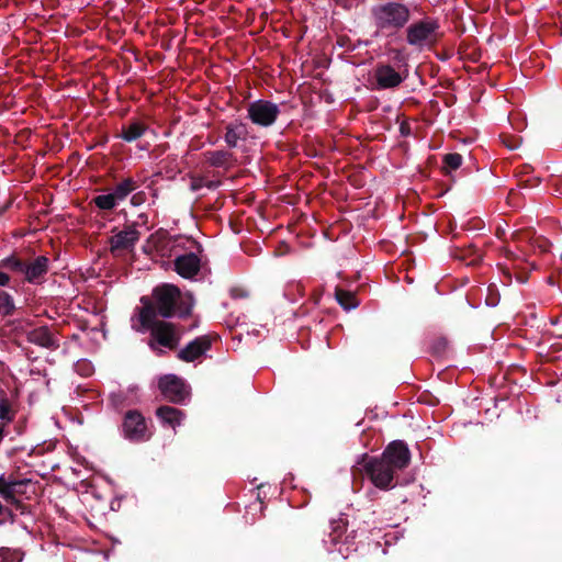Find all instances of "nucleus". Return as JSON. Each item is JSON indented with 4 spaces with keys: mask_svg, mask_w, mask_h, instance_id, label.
Here are the masks:
<instances>
[{
    "mask_svg": "<svg viewBox=\"0 0 562 562\" xmlns=\"http://www.w3.org/2000/svg\"><path fill=\"white\" fill-rule=\"evenodd\" d=\"M463 157L458 153L446 154L442 158L441 171L445 175H450L451 171L461 167Z\"/></svg>",
    "mask_w": 562,
    "mask_h": 562,
    "instance_id": "nucleus-25",
    "label": "nucleus"
},
{
    "mask_svg": "<svg viewBox=\"0 0 562 562\" xmlns=\"http://www.w3.org/2000/svg\"><path fill=\"white\" fill-rule=\"evenodd\" d=\"M148 126L144 122L139 120H131L127 125L122 127L121 133L119 134V137L127 143L135 142L139 139L145 132L147 131Z\"/></svg>",
    "mask_w": 562,
    "mask_h": 562,
    "instance_id": "nucleus-18",
    "label": "nucleus"
},
{
    "mask_svg": "<svg viewBox=\"0 0 562 562\" xmlns=\"http://www.w3.org/2000/svg\"><path fill=\"white\" fill-rule=\"evenodd\" d=\"M517 280L521 283L526 282L527 281V276L526 274H522V273H519L517 274Z\"/></svg>",
    "mask_w": 562,
    "mask_h": 562,
    "instance_id": "nucleus-47",
    "label": "nucleus"
},
{
    "mask_svg": "<svg viewBox=\"0 0 562 562\" xmlns=\"http://www.w3.org/2000/svg\"><path fill=\"white\" fill-rule=\"evenodd\" d=\"M137 188L138 183L134 178L124 177L115 183L112 193L119 202H123Z\"/></svg>",
    "mask_w": 562,
    "mask_h": 562,
    "instance_id": "nucleus-20",
    "label": "nucleus"
},
{
    "mask_svg": "<svg viewBox=\"0 0 562 562\" xmlns=\"http://www.w3.org/2000/svg\"><path fill=\"white\" fill-rule=\"evenodd\" d=\"M440 25L435 19H420L405 27V40L408 45L423 49L432 46L438 41Z\"/></svg>",
    "mask_w": 562,
    "mask_h": 562,
    "instance_id": "nucleus-4",
    "label": "nucleus"
},
{
    "mask_svg": "<svg viewBox=\"0 0 562 562\" xmlns=\"http://www.w3.org/2000/svg\"><path fill=\"white\" fill-rule=\"evenodd\" d=\"M467 250L471 254L472 259L469 260L468 265H479L483 259V254L475 244H470Z\"/></svg>",
    "mask_w": 562,
    "mask_h": 562,
    "instance_id": "nucleus-35",
    "label": "nucleus"
},
{
    "mask_svg": "<svg viewBox=\"0 0 562 562\" xmlns=\"http://www.w3.org/2000/svg\"><path fill=\"white\" fill-rule=\"evenodd\" d=\"M14 477L12 475L4 476L0 475V496L8 502L11 498V492H14V487H12V483Z\"/></svg>",
    "mask_w": 562,
    "mask_h": 562,
    "instance_id": "nucleus-28",
    "label": "nucleus"
},
{
    "mask_svg": "<svg viewBox=\"0 0 562 562\" xmlns=\"http://www.w3.org/2000/svg\"><path fill=\"white\" fill-rule=\"evenodd\" d=\"M526 168L527 169H525V173H528V169H530V166H527Z\"/></svg>",
    "mask_w": 562,
    "mask_h": 562,
    "instance_id": "nucleus-52",
    "label": "nucleus"
},
{
    "mask_svg": "<svg viewBox=\"0 0 562 562\" xmlns=\"http://www.w3.org/2000/svg\"><path fill=\"white\" fill-rule=\"evenodd\" d=\"M16 521V514H14L13 509L4 506V512L0 516V526L5 524L13 525Z\"/></svg>",
    "mask_w": 562,
    "mask_h": 562,
    "instance_id": "nucleus-36",
    "label": "nucleus"
},
{
    "mask_svg": "<svg viewBox=\"0 0 562 562\" xmlns=\"http://www.w3.org/2000/svg\"><path fill=\"white\" fill-rule=\"evenodd\" d=\"M75 371L81 376H90L94 372V368L90 361L82 359L76 362Z\"/></svg>",
    "mask_w": 562,
    "mask_h": 562,
    "instance_id": "nucleus-33",
    "label": "nucleus"
},
{
    "mask_svg": "<svg viewBox=\"0 0 562 562\" xmlns=\"http://www.w3.org/2000/svg\"><path fill=\"white\" fill-rule=\"evenodd\" d=\"M11 283V277L8 272L0 269V291H5L4 288Z\"/></svg>",
    "mask_w": 562,
    "mask_h": 562,
    "instance_id": "nucleus-39",
    "label": "nucleus"
},
{
    "mask_svg": "<svg viewBox=\"0 0 562 562\" xmlns=\"http://www.w3.org/2000/svg\"><path fill=\"white\" fill-rule=\"evenodd\" d=\"M89 390H90V389H88V387H85V389H77V394H78V395H80V394H81V392H80V391L86 392V391H89Z\"/></svg>",
    "mask_w": 562,
    "mask_h": 562,
    "instance_id": "nucleus-49",
    "label": "nucleus"
},
{
    "mask_svg": "<svg viewBox=\"0 0 562 562\" xmlns=\"http://www.w3.org/2000/svg\"><path fill=\"white\" fill-rule=\"evenodd\" d=\"M415 397L418 403L426 404L428 406H436L439 404V398L427 389L416 393Z\"/></svg>",
    "mask_w": 562,
    "mask_h": 562,
    "instance_id": "nucleus-30",
    "label": "nucleus"
},
{
    "mask_svg": "<svg viewBox=\"0 0 562 562\" xmlns=\"http://www.w3.org/2000/svg\"><path fill=\"white\" fill-rule=\"evenodd\" d=\"M280 113L279 105L269 100L259 99L247 105V117L252 124L260 127L272 126Z\"/></svg>",
    "mask_w": 562,
    "mask_h": 562,
    "instance_id": "nucleus-5",
    "label": "nucleus"
},
{
    "mask_svg": "<svg viewBox=\"0 0 562 562\" xmlns=\"http://www.w3.org/2000/svg\"><path fill=\"white\" fill-rule=\"evenodd\" d=\"M133 389H119L115 392H112L110 395V403L116 411H121L122 408L130 406L134 403L132 396Z\"/></svg>",
    "mask_w": 562,
    "mask_h": 562,
    "instance_id": "nucleus-21",
    "label": "nucleus"
},
{
    "mask_svg": "<svg viewBox=\"0 0 562 562\" xmlns=\"http://www.w3.org/2000/svg\"><path fill=\"white\" fill-rule=\"evenodd\" d=\"M140 233L136 228V224L126 225L122 231L116 232L110 239V250L116 254L122 250H131L139 240Z\"/></svg>",
    "mask_w": 562,
    "mask_h": 562,
    "instance_id": "nucleus-10",
    "label": "nucleus"
},
{
    "mask_svg": "<svg viewBox=\"0 0 562 562\" xmlns=\"http://www.w3.org/2000/svg\"><path fill=\"white\" fill-rule=\"evenodd\" d=\"M411 125L407 121H403L401 124H400V133L402 136H409L411 135Z\"/></svg>",
    "mask_w": 562,
    "mask_h": 562,
    "instance_id": "nucleus-40",
    "label": "nucleus"
},
{
    "mask_svg": "<svg viewBox=\"0 0 562 562\" xmlns=\"http://www.w3.org/2000/svg\"><path fill=\"white\" fill-rule=\"evenodd\" d=\"M49 270V259L46 256H37L32 261H24V280L31 284H41Z\"/></svg>",
    "mask_w": 562,
    "mask_h": 562,
    "instance_id": "nucleus-11",
    "label": "nucleus"
},
{
    "mask_svg": "<svg viewBox=\"0 0 562 562\" xmlns=\"http://www.w3.org/2000/svg\"><path fill=\"white\" fill-rule=\"evenodd\" d=\"M122 431L124 438L132 442H144L151 437L145 417L137 409H130L125 413Z\"/></svg>",
    "mask_w": 562,
    "mask_h": 562,
    "instance_id": "nucleus-6",
    "label": "nucleus"
},
{
    "mask_svg": "<svg viewBox=\"0 0 562 562\" xmlns=\"http://www.w3.org/2000/svg\"><path fill=\"white\" fill-rule=\"evenodd\" d=\"M140 303L138 318L145 322L158 317L186 319L192 315L195 300L191 292H182L172 283H160L151 290L149 296H142Z\"/></svg>",
    "mask_w": 562,
    "mask_h": 562,
    "instance_id": "nucleus-1",
    "label": "nucleus"
},
{
    "mask_svg": "<svg viewBox=\"0 0 562 562\" xmlns=\"http://www.w3.org/2000/svg\"><path fill=\"white\" fill-rule=\"evenodd\" d=\"M142 327L150 331V340L148 346L155 352H159L158 346L169 350H176L181 340V334L176 324L167 322L166 319L149 318L145 322L144 318H138Z\"/></svg>",
    "mask_w": 562,
    "mask_h": 562,
    "instance_id": "nucleus-3",
    "label": "nucleus"
},
{
    "mask_svg": "<svg viewBox=\"0 0 562 562\" xmlns=\"http://www.w3.org/2000/svg\"><path fill=\"white\" fill-rule=\"evenodd\" d=\"M504 254H505V256H506L507 258H509V259H515V260L517 259V257L514 255V252H513V251H510L509 249H505V250H504Z\"/></svg>",
    "mask_w": 562,
    "mask_h": 562,
    "instance_id": "nucleus-46",
    "label": "nucleus"
},
{
    "mask_svg": "<svg viewBox=\"0 0 562 562\" xmlns=\"http://www.w3.org/2000/svg\"><path fill=\"white\" fill-rule=\"evenodd\" d=\"M156 416L161 419L162 423L176 427L180 425L184 414L175 407L161 405L156 409Z\"/></svg>",
    "mask_w": 562,
    "mask_h": 562,
    "instance_id": "nucleus-19",
    "label": "nucleus"
},
{
    "mask_svg": "<svg viewBox=\"0 0 562 562\" xmlns=\"http://www.w3.org/2000/svg\"><path fill=\"white\" fill-rule=\"evenodd\" d=\"M247 125L239 121L234 120L225 125L224 140L228 148H236L239 140L248 138Z\"/></svg>",
    "mask_w": 562,
    "mask_h": 562,
    "instance_id": "nucleus-15",
    "label": "nucleus"
},
{
    "mask_svg": "<svg viewBox=\"0 0 562 562\" xmlns=\"http://www.w3.org/2000/svg\"><path fill=\"white\" fill-rule=\"evenodd\" d=\"M203 187V179L202 178H195L191 182V190L193 192L199 191Z\"/></svg>",
    "mask_w": 562,
    "mask_h": 562,
    "instance_id": "nucleus-42",
    "label": "nucleus"
},
{
    "mask_svg": "<svg viewBox=\"0 0 562 562\" xmlns=\"http://www.w3.org/2000/svg\"><path fill=\"white\" fill-rule=\"evenodd\" d=\"M139 217L146 218L147 216H146V214H140Z\"/></svg>",
    "mask_w": 562,
    "mask_h": 562,
    "instance_id": "nucleus-55",
    "label": "nucleus"
},
{
    "mask_svg": "<svg viewBox=\"0 0 562 562\" xmlns=\"http://www.w3.org/2000/svg\"><path fill=\"white\" fill-rule=\"evenodd\" d=\"M543 244H544V245H540V246H539V247L541 248V251H548V250H549L548 241H547V240H543Z\"/></svg>",
    "mask_w": 562,
    "mask_h": 562,
    "instance_id": "nucleus-48",
    "label": "nucleus"
},
{
    "mask_svg": "<svg viewBox=\"0 0 562 562\" xmlns=\"http://www.w3.org/2000/svg\"><path fill=\"white\" fill-rule=\"evenodd\" d=\"M504 144H505L508 148H510V149H515V148H517V147H518V142H517V139H515V138H513V140H508V142H507L506 139H504Z\"/></svg>",
    "mask_w": 562,
    "mask_h": 562,
    "instance_id": "nucleus-44",
    "label": "nucleus"
},
{
    "mask_svg": "<svg viewBox=\"0 0 562 562\" xmlns=\"http://www.w3.org/2000/svg\"><path fill=\"white\" fill-rule=\"evenodd\" d=\"M461 251H462V255L460 256V258H461L462 260H467V259H470V260H471V259H472L471 254H470L467 249H463V250H461Z\"/></svg>",
    "mask_w": 562,
    "mask_h": 562,
    "instance_id": "nucleus-45",
    "label": "nucleus"
},
{
    "mask_svg": "<svg viewBox=\"0 0 562 562\" xmlns=\"http://www.w3.org/2000/svg\"><path fill=\"white\" fill-rule=\"evenodd\" d=\"M31 484L30 480H15L12 483L14 492H11V498L9 501L21 499L20 496L26 493V486Z\"/></svg>",
    "mask_w": 562,
    "mask_h": 562,
    "instance_id": "nucleus-31",
    "label": "nucleus"
},
{
    "mask_svg": "<svg viewBox=\"0 0 562 562\" xmlns=\"http://www.w3.org/2000/svg\"><path fill=\"white\" fill-rule=\"evenodd\" d=\"M526 168L527 169H525V173H528V169H530V166H527Z\"/></svg>",
    "mask_w": 562,
    "mask_h": 562,
    "instance_id": "nucleus-53",
    "label": "nucleus"
},
{
    "mask_svg": "<svg viewBox=\"0 0 562 562\" xmlns=\"http://www.w3.org/2000/svg\"><path fill=\"white\" fill-rule=\"evenodd\" d=\"M358 0H336V3L344 9H351Z\"/></svg>",
    "mask_w": 562,
    "mask_h": 562,
    "instance_id": "nucleus-41",
    "label": "nucleus"
},
{
    "mask_svg": "<svg viewBox=\"0 0 562 562\" xmlns=\"http://www.w3.org/2000/svg\"><path fill=\"white\" fill-rule=\"evenodd\" d=\"M547 386H554V382L553 381L548 382Z\"/></svg>",
    "mask_w": 562,
    "mask_h": 562,
    "instance_id": "nucleus-50",
    "label": "nucleus"
},
{
    "mask_svg": "<svg viewBox=\"0 0 562 562\" xmlns=\"http://www.w3.org/2000/svg\"><path fill=\"white\" fill-rule=\"evenodd\" d=\"M27 340L34 345L47 348L57 349L59 344L48 327L42 326L32 329L27 333Z\"/></svg>",
    "mask_w": 562,
    "mask_h": 562,
    "instance_id": "nucleus-16",
    "label": "nucleus"
},
{
    "mask_svg": "<svg viewBox=\"0 0 562 562\" xmlns=\"http://www.w3.org/2000/svg\"><path fill=\"white\" fill-rule=\"evenodd\" d=\"M203 156L205 161L214 168L227 169L236 160L234 154L226 149L207 150Z\"/></svg>",
    "mask_w": 562,
    "mask_h": 562,
    "instance_id": "nucleus-17",
    "label": "nucleus"
},
{
    "mask_svg": "<svg viewBox=\"0 0 562 562\" xmlns=\"http://www.w3.org/2000/svg\"><path fill=\"white\" fill-rule=\"evenodd\" d=\"M370 15L375 27V35L391 37L406 27L411 21L412 12L404 2L385 1L374 4L370 9Z\"/></svg>",
    "mask_w": 562,
    "mask_h": 562,
    "instance_id": "nucleus-2",
    "label": "nucleus"
},
{
    "mask_svg": "<svg viewBox=\"0 0 562 562\" xmlns=\"http://www.w3.org/2000/svg\"><path fill=\"white\" fill-rule=\"evenodd\" d=\"M165 400L175 404H184L190 398V389H160Z\"/></svg>",
    "mask_w": 562,
    "mask_h": 562,
    "instance_id": "nucleus-23",
    "label": "nucleus"
},
{
    "mask_svg": "<svg viewBox=\"0 0 562 562\" xmlns=\"http://www.w3.org/2000/svg\"><path fill=\"white\" fill-rule=\"evenodd\" d=\"M216 339H218V336L215 334L199 336L181 348L177 358L183 362L200 360L211 349L212 342Z\"/></svg>",
    "mask_w": 562,
    "mask_h": 562,
    "instance_id": "nucleus-8",
    "label": "nucleus"
},
{
    "mask_svg": "<svg viewBox=\"0 0 562 562\" xmlns=\"http://www.w3.org/2000/svg\"><path fill=\"white\" fill-rule=\"evenodd\" d=\"M146 199H147L146 193L144 191H138L132 195L131 204L133 206H139L146 202Z\"/></svg>",
    "mask_w": 562,
    "mask_h": 562,
    "instance_id": "nucleus-38",
    "label": "nucleus"
},
{
    "mask_svg": "<svg viewBox=\"0 0 562 562\" xmlns=\"http://www.w3.org/2000/svg\"><path fill=\"white\" fill-rule=\"evenodd\" d=\"M92 202L102 211H112L120 203L112 192L97 195L93 198Z\"/></svg>",
    "mask_w": 562,
    "mask_h": 562,
    "instance_id": "nucleus-27",
    "label": "nucleus"
},
{
    "mask_svg": "<svg viewBox=\"0 0 562 562\" xmlns=\"http://www.w3.org/2000/svg\"><path fill=\"white\" fill-rule=\"evenodd\" d=\"M526 168L527 169H525V173H528V169H530V166H527Z\"/></svg>",
    "mask_w": 562,
    "mask_h": 562,
    "instance_id": "nucleus-54",
    "label": "nucleus"
},
{
    "mask_svg": "<svg viewBox=\"0 0 562 562\" xmlns=\"http://www.w3.org/2000/svg\"><path fill=\"white\" fill-rule=\"evenodd\" d=\"M366 473L371 482L381 490H390L395 470L391 468L382 458H369L363 465Z\"/></svg>",
    "mask_w": 562,
    "mask_h": 562,
    "instance_id": "nucleus-7",
    "label": "nucleus"
},
{
    "mask_svg": "<svg viewBox=\"0 0 562 562\" xmlns=\"http://www.w3.org/2000/svg\"><path fill=\"white\" fill-rule=\"evenodd\" d=\"M381 458L395 471L403 470L411 462V451L404 441L394 440L386 446Z\"/></svg>",
    "mask_w": 562,
    "mask_h": 562,
    "instance_id": "nucleus-9",
    "label": "nucleus"
},
{
    "mask_svg": "<svg viewBox=\"0 0 562 562\" xmlns=\"http://www.w3.org/2000/svg\"><path fill=\"white\" fill-rule=\"evenodd\" d=\"M19 389H12L5 392L0 389V420L9 424L14 420L18 413Z\"/></svg>",
    "mask_w": 562,
    "mask_h": 562,
    "instance_id": "nucleus-13",
    "label": "nucleus"
},
{
    "mask_svg": "<svg viewBox=\"0 0 562 562\" xmlns=\"http://www.w3.org/2000/svg\"><path fill=\"white\" fill-rule=\"evenodd\" d=\"M232 296L237 299V297H246L247 294L246 292L243 290V289H238V288H235L232 290Z\"/></svg>",
    "mask_w": 562,
    "mask_h": 562,
    "instance_id": "nucleus-43",
    "label": "nucleus"
},
{
    "mask_svg": "<svg viewBox=\"0 0 562 562\" xmlns=\"http://www.w3.org/2000/svg\"><path fill=\"white\" fill-rule=\"evenodd\" d=\"M448 348V340L443 337L436 339L432 344V352L436 356H441Z\"/></svg>",
    "mask_w": 562,
    "mask_h": 562,
    "instance_id": "nucleus-37",
    "label": "nucleus"
},
{
    "mask_svg": "<svg viewBox=\"0 0 562 562\" xmlns=\"http://www.w3.org/2000/svg\"><path fill=\"white\" fill-rule=\"evenodd\" d=\"M501 234L503 235L504 234V231H498L497 232V236L501 237Z\"/></svg>",
    "mask_w": 562,
    "mask_h": 562,
    "instance_id": "nucleus-51",
    "label": "nucleus"
},
{
    "mask_svg": "<svg viewBox=\"0 0 562 562\" xmlns=\"http://www.w3.org/2000/svg\"><path fill=\"white\" fill-rule=\"evenodd\" d=\"M157 386H186L184 382L175 374H166L159 378Z\"/></svg>",
    "mask_w": 562,
    "mask_h": 562,
    "instance_id": "nucleus-32",
    "label": "nucleus"
},
{
    "mask_svg": "<svg viewBox=\"0 0 562 562\" xmlns=\"http://www.w3.org/2000/svg\"><path fill=\"white\" fill-rule=\"evenodd\" d=\"M24 261L15 255H11L0 260V269L3 271H12L16 273H23Z\"/></svg>",
    "mask_w": 562,
    "mask_h": 562,
    "instance_id": "nucleus-26",
    "label": "nucleus"
},
{
    "mask_svg": "<svg viewBox=\"0 0 562 562\" xmlns=\"http://www.w3.org/2000/svg\"><path fill=\"white\" fill-rule=\"evenodd\" d=\"M348 522L344 518H339L337 520L331 521V541L337 542L338 539L344 535V532L347 530Z\"/></svg>",
    "mask_w": 562,
    "mask_h": 562,
    "instance_id": "nucleus-29",
    "label": "nucleus"
},
{
    "mask_svg": "<svg viewBox=\"0 0 562 562\" xmlns=\"http://www.w3.org/2000/svg\"><path fill=\"white\" fill-rule=\"evenodd\" d=\"M173 263L176 272L184 279L195 277L201 269V260L194 252L178 256Z\"/></svg>",
    "mask_w": 562,
    "mask_h": 562,
    "instance_id": "nucleus-14",
    "label": "nucleus"
},
{
    "mask_svg": "<svg viewBox=\"0 0 562 562\" xmlns=\"http://www.w3.org/2000/svg\"><path fill=\"white\" fill-rule=\"evenodd\" d=\"M335 297L338 304L346 311L353 310L359 305L356 293L341 288L335 289Z\"/></svg>",
    "mask_w": 562,
    "mask_h": 562,
    "instance_id": "nucleus-22",
    "label": "nucleus"
},
{
    "mask_svg": "<svg viewBox=\"0 0 562 562\" xmlns=\"http://www.w3.org/2000/svg\"><path fill=\"white\" fill-rule=\"evenodd\" d=\"M15 310L16 307L12 294L8 291H0V316H12Z\"/></svg>",
    "mask_w": 562,
    "mask_h": 562,
    "instance_id": "nucleus-24",
    "label": "nucleus"
},
{
    "mask_svg": "<svg viewBox=\"0 0 562 562\" xmlns=\"http://www.w3.org/2000/svg\"><path fill=\"white\" fill-rule=\"evenodd\" d=\"M374 78L379 89H393L404 81V77L389 64H378Z\"/></svg>",
    "mask_w": 562,
    "mask_h": 562,
    "instance_id": "nucleus-12",
    "label": "nucleus"
},
{
    "mask_svg": "<svg viewBox=\"0 0 562 562\" xmlns=\"http://www.w3.org/2000/svg\"><path fill=\"white\" fill-rule=\"evenodd\" d=\"M7 503L12 506V509L19 512L21 515L33 514V506L24 503L22 499L8 501Z\"/></svg>",
    "mask_w": 562,
    "mask_h": 562,
    "instance_id": "nucleus-34",
    "label": "nucleus"
}]
</instances>
